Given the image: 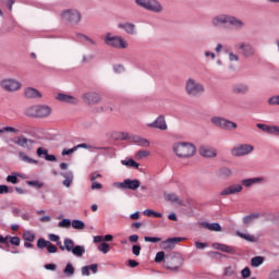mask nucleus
I'll return each mask as SVG.
<instances>
[{"mask_svg":"<svg viewBox=\"0 0 279 279\" xmlns=\"http://www.w3.org/2000/svg\"><path fill=\"white\" fill-rule=\"evenodd\" d=\"M163 199L166 202H171V204H179V206H182V201L180 199V196H178V194L173 192H165Z\"/></svg>","mask_w":279,"mask_h":279,"instance_id":"nucleus-23","label":"nucleus"},{"mask_svg":"<svg viewBox=\"0 0 279 279\" xmlns=\"http://www.w3.org/2000/svg\"><path fill=\"white\" fill-rule=\"evenodd\" d=\"M118 29H123V32H125V34H128L129 36H136V34H138L136 25L132 22L119 23Z\"/></svg>","mask_w":279,"mask_h":279,"instance_id":"nucleus-16","label":"nucleus"},{"mask_svg":"<svg viewBox=\"0 0 279 279\" xmlns=\"http://www.w3.org/2000/svg\"><path fill=\"white\" fill-rule=\"evenodd\" d=\"M49 254H56L58 252V246H56L53 243L49 242L48 245L46 246Z\"/></svg>","mask_w":279,"mask_h":279,"instance_id":"nucleus-57","label":"nucleus"},{"mask_svg":"<svg viewBox=\"0 0 279 279\" xmlns=\"http://www.w3.org/2000/svg\"><path fill=\"white\" fill-rule=\"evenodd\" d=\"M3 132H8L9 134H21V130L14 126H4L0 129V134H3Z\"/></svg>","mask_w":279,"mask_h":279,"instance_id":"nucleus-38","label":"nucleus"},{"mask_svg":"<svg viewBox=\"0 0 279 279\" xmlns=\"http://www.w3.org/2000/svg\"><path fill=\"white\" fill-rule=\"evenodd\" d=\"M24 241H28L29 243H33V241L36 240V234L32 231H24L23 233Z\"/></svg>","mask_w":279,"mask_h":279,"instance_id":"nucleus-41","label":"nucleus"},{"mask_svg":"<svg viewBox=\"0 0 279 279\" xmlns=\"http://www.w3.org/2000/svg\"><path fill=\"white\" fill-rule=\"evenodd\" d=\"M263 182V178H251V179H244L241 181V185L245 186V189H250L251 186H254V184H260Z\"/></svg>","mask_w":279,"mask_h":279,"instance_id":"nucleus-27","label":"nucleus"},{"mask_svg":"<svg viewBox=\"0 0 279 279\" xmlns=\"http://www.w3.org/2000/svg\"><path fill=\"white\" fill-rule=\"evenodd\" d=\"M254 151L252 144H239L231 149V156L234 158H242L243 156H250Z\"/></svg>","mask_w":279,"mask_h":279,"instance_id":"nucleus-9","label":"nucleus"},{"mask_svg":"<svg viewBox=\"0 0 279 279\" xmlns=\"http://www.w3.org/2000/svg\"><path fill=\"white\" fill-rule=\"evenodd\" d=\"M268 134H271L272 136H279V126L270 125L268 129Z\"/></svg>","mask_w":279,"mask_h":279,"instance_id":"nucleus-48","label":"nucleus"},{"mask_svg":"<svg viewBox=\"0 0 279 279\" xmlns=\"http://www.w3.org/2000/svg\"><path fill=\"white\" fill-rule=\"evenodd\" d=\"M62 178H64L63 180V186H65L66 189H69V186H71V184L73 183V171H66L61 173Z\"/></svg>","mask_w":279,"mask_h":279,"instance_id":"nucleus-34","label":"nucleus"},{"mask_svg":"<svg viewBox=\"0 0 279 279\" xmlns=\"http://www.w3.org/2000/svg\"><path fill=\"white\" fill-rule=\"evenodd\" d=\"M256 128H258V130H262V132H265L266 134H269V128L270 125L268 124H263V123H257Z\"/></svg>","mask_w":279,"mask_h":279,"instance_id":"nucleus-55","label":"nucleus"},{"mask_svg":"<svg viewBox=\"0 0 279 279\" xmlns=\"http://www.w3.org/2000/svg\"><path fill=\"white\" fill-rule=\"evenodd\" d=\"M13 143L14 145H17V147H22L23 149H27L28 151H32L34 145L36 144L34 140H29L25 137V135L14 137Z\"/></svg>","mask_w":279,"mask_h":279,"instance_id":"nucleus-11","label":"nucleus"},{"mask_svg":"<svg viewBox=\"0 0 279 279\" xmlns=\"http://www.w3.org/2000/svg\"><path fill=\"white\" fill-rule=\"evenodd\" d=\"M57 99L58 101H62L63 104H72L73 106L78 104L77 98L66 94H58Z\"/></svg>","mask_w":279,"mask_h":279,"instance_id":"nucleus-22","label":"nucleus"},{"mask_svg":"<svg viewBox=\"0 0 279 279\" xmlns=\"http://www.w3.org/2000/svg\"><path fill=\"white\" fill-rule=\"evenodd\" d=\"M76 147V150L77 149H95V147H93L92 145H88L86 143H83V144H78L75 146Z\"/></svg>","mask_w":279,"mask_h":279,"instance_id":"nucleus-60","label":"nucleus"},{"mask_svg":"<svg viewBox=\"0 0 279 279\" xmlns=\"http://www.w3.org/2000/svg\"><path fill=\"white\" fill-rule=\"evenodd\" d=\"M172 150L178 158L183 160H189V158H193L197 154V147L191 142H177L172 145Z\"/></svg>","mask_w":279,"mask_h":279,"instance_id":"nucleus-2","label":"nucleus"},{"mask_svg":"<svg viewBox=\"0 0 279 279\" xmlns=\"http://www.w3.org/2000/svg\"><path fill=\"white\" fill-rule=\"evenodd\" d=\"M239 193H243V185L241 183H233L227 187H225L220 195L222 197H227L228 195H239Z\"/></svg>","mask_w":279,"mask_h":279,"instance_id":"nucleus-14","label":"nucleus"},{"mask_svg":"<svg viewBox=\"0 0 279 279\" xmlns=\"http://www.w3.org/2000/svg\"><path fill=\"white\" fill-rule=\"evenodd\" d=\"M75 151H77L76 146H74L73 148H70V149L64 148L61 154H62V156H71V154H75Z\"/></svg>","mask_w":279,"mask_h":279,"instance_id":"nucleus-56","label":"nucleus"},{"mask_svg":"<svg viewBox=\"0 0 279 279\" xmlns=\"http://www.w3.org/2000/svg\"><path fill=\"white\" fill-rule=\"evenodd\" d=\"M132 252L134 256H141V245H133Z\"/></svg>","mask_w":279,"mask_h":279,"instance_id":"nucleus-64","label":"nucleus"},{"mask_svg":"<svg viewBox=\"0 0 279 279\" xmlns=\"http://www.w3.org/2000/svg\"><path fill=\"white\" fill-rule=\"evenodd\" d=\"M233 95H247L250 93V85L245 83H236L231 88Z\"/></svg>","mask_w":279,"mask_h":279,"instance_id":"nucleus-19","label":"nucleus"},{"mask_svg":"<svg viewBox=\"0 0 279 279\" xmlns=\"http://www.w3.org/2000/svg\"><path fill=\"white\" fill-rule=\"evenodd\" d=\"M198 153L203 158H217V149L210 146H201Z\"/></svg>","mask_w":279,"mask_h":279,"instance_id":"nucleus-18","label":"nucleus"},{"mask_svg":"<svg viewBox=\"0 0 279 279\" xmlns=\"http://www.w3.org/2000/svg\"><path fill=\"white\" fill-rule=\"evenodd\" d=\"M98 251L102 252V254H108V252H110V244L106 242L100 243V245L98 246Z\"/></svg>","mask_w":279,"mask_h":279,"instance_id":"nucleus-45","label":"nucleus"},{"mask_svg":"<svg viewBox=\"0 0 279 279\" xmlns=\"http://www.w3.org/2000/svg\"><path fill=\"white\" fill-rule=\"evenodd\" d=\"M57 245H59V250H61L62 252H73V248L75 247V242L72 239H64L63 241V245L62 242H58Z\"/></svg>","mask_w":279,"mask_h":279,"instance_id":"nucleus-21","label":"nucleus"},{"mask_svg":"<svg viewBox=\"0 0 279 279\" xmlns=\"http://www.w3.org/2000/svg\"><path fill=\"white\" fill-rule=\"evenodd\" d=\"M51 112L53 109L48 105H35L26 109V116L35 119H47L51 117Z\"/></svg>","mask_w":279,"mask_h":279,"instance_id":"nucleus-4","label":"nucleus"},{"mask_svg":"<svg viewBox=\"0 0 279 279\" xmlns=\"http://www.w3.org/2000/svg\"><path fill=\"white\" fill-rule=\"evenodd\" d=\"M201 227L205 228V230H209L210 232H221V225L217 222H202Z\"/></svg>","mask_w":279,"mask_h":279,"instance_id":"nucleus-31","label":"nucleus"},{"mask_svg":"<svg viewBox=\"0 0 279 279\" xmlns=\"http://www.w3.org/2000/svg\"><path fill=\"white\" fill-rule=\"evenodd\" d=\"M49 153V150L43 148V147H39L37 148V156L40 158L43 156H46L47 154Z\"/></svg>","mask_w":279,"mask_h":279,"instance_id":"nucleus-62","label":"nucleus"},{"mask_svg":"<svg viewBox=\"0 0 279 279\" xmlns=\"http://www.w3.org/2000/svg\"><path fill=\"white\" fill-rule=\"evenodd\" d=\"M104 43L107 47H111L112 49H128V47H130V43H128L123 36L112 35V33H107L104 36Z\"/></svg>","mask_w":279,"mask_h":279,"instance_id":"nucleus-5","label":"nucleus"},{"mask_svg":"<svg viewBox=\"0 0 279 279\" xmlns=\"http://www.w3.org/2000/svg\"><path fill=\"white\" fill-rule=\"evenodd\" d=\"M10 243H11V245H15L16 247H19V245H21V238L11 236L10 238Z\"/></svg>","mask_w":279,"mask_h":279,"instance_id":"nucleus-58","label":"nucleus"},{"mask_svg":"<svg viewBox=\"0 0 279 279\" xmlns=\"http://www.w3.org/2000/svg\"><path fill=\"white\" fill-rule=\"evenodd\" d=\"M72 228H74V230H84V228H86V223L82 220H73Z\"/></svg>","mask_w":279,"mask_h":279,"instance_id":"nucleus-42","label":"nucleus"},{"mask_svg":"<svg viewBox=\"0 0 279 279\" xmlns=\"http://www.w3.org/2000/svg\"><path fill=\"white\" fill-rule=\"evenodd\" d=\"M76 38L78 43H83V45H87L88 47H97V41L85 34L78 33L76 34Z\"/></svg>","mask_w":279,"mask_h":279,"instance_id":"nucleus-20","label":"nucleus"},{"mask_svg":"<svg viewBox=\"0 0 279 279\" xmlns=\"http://www.w3.org/2000/svg\"><path fill=\"white\" fill-rule=\"evenodd\" d=\"M210 25L214 29H219L230 25L233 29H245V21L227 13H220L211 17Z\"/></svg>","mask_w":279,"mask_h":279,"instance_id":"nucleus-1","label":"nucleus"},{"mask_svg":"<svg viewBox=\"0 0 279 279\" xmlns=\"http://www.w3.org/2000/svg\"><path fill=\"white\" fill-rule=\"evenodd\" d=\"M195 247L196 250H206V247H208V244L204 242H195Z\"/></svg>","mask_w":279,"mask_h":279,"instance_id":"nucleus-63","label":"nucleus"},{"mask_svg":"<svg viewBox=\"0 0 279 279\" xmlns=\"http://www.w3.org/2000/svg\"><path fill=\"white\" fill-rule=\"evenodd\" d=\"M163 260H167V257H165V252H158L155 256V263H162Z\"/></svg>","mask_w":279,"mask_h":279,"instance_id":"nucleus-50","label":"nucleus"},{"mask_svg":"<svg viewBox=\"0 0 279 279\" xmlns=\"http://www.w3.org/2000/svg\"><path fill=\"white\" fill-rule=\"evenodd\" d=\"M19 159L22 162H26V165H38V160L29 157V155L25 154L24 151L19 153Z\"/></svg>","mask_w":279,"mask_h":279,"instance_id":"nucleus-32","label":"nucleus"},{"mask_svg":"<svg viewBox=\"0 0 279 279\" xmlns=\"http://www.w3.org/2000/svg\"><path fill=\"white\" fill-rule=\"evenodd\" d=\"M71 219H63L58 223V228H71Z\"/></svg>","mask_w":279,"mask_h":279,"instance_id":"nucleus-51","label":"nucleus"},{"mask_svg":"<svg viewBox=\"0 0 279 279\" xmlns=\"http://www.w3.org/2000/svg\"><path fill=\"white\" fill-rule=\"evenodd\" d=\"M144 241H146V243H160L162 239L154 238V236H145Z\"/></svg>","mask_w":279,"mask_h":279,"instance_id":"nucleus-53","label":"nucleus"},{"mask_svg":"<svg viewBox=\"0 0 279 279\" xmlns=\"http://www.w3.org/2000/svg\"><path fill=\"white\" fill-rule=\"evenodd\" d=\"M71 253L77 258H82V256L86 254V248H84L82 245H76L74 248H72Z\"/></svg>","mask_w":279,"mask_h":279,"instance_id":"nucleus-35","label":"nucleus"},{"mask_svg":"<svg viewBox=\"0 0 279 279\" xmlns=\"http://www.w3.org/2000/svg\"><path fill=\"white\" fill-rule=\"evenodd\" d=\"M268 104L269 106H279V95L270 97Z\"/></svg>","mask_w":279,"mask_h":279,"instance_id":"nucleus-54","label":"nucleus"},{"mask_svg":"<svg viewBox=\"0 0 279 279\" xmlns=\"http://www.w3.org/2000/svg\"><path fill=\"white\" fill-rule=\"evenodd\" d=\"M204 57H205L206 60H215V58H217V54L213 51L205 50L204 51Z\"/></svg>","mask_w":279,"mask_h":279,"instance_id":"nucleus-52","label":"nucleus"},{"mask_svg":"<svg viewBox=\"0 0 279 279\" xmlns=\"http://www.w3.org/2000/svg\"><path fill=\"white\" fill-rule=\"evenodd\" d=\"M251 275H252V271H251L247 267H245V268L242 269V271H241L242 278H250Z\"/></svg>","mask_w":279,"mask_h":279,"instance_id":"nucleus-61","label":"nucleus"},{"mask_svg":"<svg viewBox=\"0 0 279 279\" xmlns=\"http://www.w3.org/2000/svg\"><path fill=\"white\" fill-rule=\"evenodd\" d=\"M243 58H254L256 56V48L247 41H242L238 45Z\"/></svg>","mask_w":279,"mask_h":279,"instance_id":"nucleus-13","label":"nucleus"},{"mask_svg":"<svg viewBox=\"0 0 279 279\" xmlns=\"http://www.w3.org/2000/svg\"><path fill=\"white\" fill-rule=\"evenodd\" d=\"M228 58H229V62H239V60H241V58L239 57V54H236L233 51H230L228 53Z\"/></svg>","mask_w":279,"mask_h":279,"instance_id":"nucleus-49","label":"nucleus"},{"mask_svg":"<svg viewBox=\"0 0 279 279\" xmlns=\"http://www.w3.org/2000/svg\"><path fill=\"white\" fill-rule=\"evenodd\" d=\"M149 151L148 150H138L136 154H135V158L136 160H143V158H147V156H149Z\"/></svg>","mask_w":279,"mask_h":279,"instance_id":"nucleus-44","label":"nucleus"},{"mask_svg":"<svg viewBox=\"0 0 279 279\" xmlns=\"http://www.w3.org/2000/svg\"><path fill=\"white\" fill-rule=\"evenodd\" d=\"M138 8L147 10L148 12H154V14H162L165 12V7L158 0H135Z\"/></svg>","mask_w":279,"mask_h":279,"instance_id":"nucleus-7","label":"nucleus"},{"mask_svg":"<svg viewBox=\"0 0 279 279\" xmlns=\"http://www.w3.org/2000/svg\"><path fill=\"white\" fill-rule=\"evenodd\" d=\"M183 238H169L166 241H161L160 247L161 250H166L167 252H171L180 243V241H183Z\"/></svg>","mask_w":279,"mask_h":279,"instance_id":"nucleus-15","label":"nucleus"},{"mask_svg":"<svg viewBox=\"0 0 279 279\" xmlns=\"http://www.w3.org/2000/svg\"><path fill=\"white\" fill-rule=\"evenodd\" d=\"M166 267L170 271H178V269L182 267V257H180V255L166 256Z\"/></svg>","mask_w":279,"mask_h":279,"instance_id":"nucleus-12","label":"nucleus"},{"mask_svg":"<svg viewBox=\"0 0 279 279\" xmlns=\"http://www.w3.org/2000/svg\"><path fill=\"white\" fill-rule=\"evenodd\" d=\"M184 90L189 97H202L206 93V87L196 78L189 77L185 81Z\"/></svg>","mask_w":279,"mask_h":279,"instance_id":"nucleus-3","label":"nucleus"},{"mask_svg":"<svg viewBox=\"0 0 279 279\" xmlns=\"http://www.w3.org/2000/svg\"><path fill=\"white\" fill-rule=\"evenodd\" d=\"M236 236H239L240 239H244V241H248V243H255L256 242V238L250 233H243L241 231H236Z\"/></svg>","mask_w":279,"mask_h":279,"instance_id":"nucleus-36","label":"nucleus"},{"mask_svg":"<svg viewBox=\"0 0 279 279\" xmlns=\"http://www.w3.org/2000/svg\"><path fill=\"white\" fill-rule=\"evenodd\" d=\"M24 95L27 97V99H40V97H43V94L33 87H27L24 92Z\"/></svg>","mask_w":279,"mask_h":279,"instance_id":"nucleus-25","label":"nucleus"},{"mask_svg":"<svg viewBox=\"0 0 279 279\" xmlns=\"http://www.w3.org/2000/svg\"><path fill=\"white\" fill-rule=\"evenodd\" d=\"M133 143H135V145H138L140 147H149L150 143L147 138L135 135L132 137Z\"/></svg>","mask_w":279,"mask_h":279,"instance_id":"nucleus-33","label":"nucleus"},{"mask_svg":"<svg viewBox=\"0 0 279 279\" xmlns=\"http://www.w3.org/2000/svg\"><path fill=\"white\" fill-rule=\"evenodd\" d=\"M263 263H265V258L263 256L253 257L251 260L252 267H260Z\"/></svg>","mask_w":279,"mask_h":279,"instance_id":"nucleus-39","label":"nucleus"},{"mask_svg":"<svg viewBox=\"0 0 279 279\" xmlns=\"http://www.w3.org/2000/svg\"><path fill=\"white\" fill-rule=\"evenodd\" d=\"M82 97H83L84 101H86V104H99V101L101 99L98 96V94L94 93V92L84 94Z\"/></svg>","mask_w":279,"mask_h":279,"instance_id":"nucleus-24","label":"nucleus"},{"mask_svg":"<svg viewBox=\"0 0 279 279\" xmlns=\"http://www.w3.org/2000/svg\"><path fill=\"white\" fill-rule=\"evenodd\" d=\"M7 182H10L11 184H19V178L16 175H8Z\"/></svg>","mask_w":279,"mask_h":279,"instance_id":"nucleus-59","label":"nucleus"},{"mask_svg":"<svg viewBox=\"0 0 279 279\" xmlns=\"http://www.w3.org/2000/svg\"><path fill=\"white\" fill-rule=\"evenodd\" d=\"M210 121L216 128H220V130H229V132H232V130H236V128H239L236 122L230 121L222 117H213Z\"/></svg>","mask_w":279,"mask_h":279,"instance_id":"nucleus-8","label":"nucleus"},{"mask_svg":"<svg viewBox=\"0 0 279 279\" xmlns=\"http://www.w3.org/2000/svg\"><path fill=\"white\" fill-rule=\"evenodd\" d=\"M121 165H123L124 167H131L133 169H138V167H141V165L134 159H124L121 161Z\"/></svg>","mask_w":279,"mask_h":279,"instance_id":"nucleus-37","label":"nucleus"},{"mask_svg":"<svg viewBox=\"0 0 279 279\" xmlns=\"http://www.w3.org/2000/svg\"><path fill=\"white\" fill-rule=\"evenodd\" d=\"M0 86L8 93H15V90H21L22 84L16 78H4L0 82Z\"/></svg>","mask_w":279,"mask_h":279,"instance_id":"nucleus-10","label":"nucleus"},{"mask_svg":"<svg viewBox=\"0 0 279 279\" xmlns=\"http://www.w3.org/2000/svg\"><path fill=\"white\" fill-rule=\"evenodd\" d=\"M63 274H65L68 278H71V276L75 274V268L73 267V264L68 263L65 268L63 269Z\"/></svg>","mask_w":279,"mask_h":279,"instance_id":"nucleus-40","label":"nucleus"},{"mask_svg":"<svg viewBox=\"0 0 279 279\" xmlns=\"http://www.w3.org/2000/svg\"><path fill=\"white\" fill-rule=\"evenodd\" d=\"M216 173L218 178H223V179L232 178V175L234 174L232 169H230L229 167H222L218 169Z\"/></svg>","mask_w":279,"mask_h":279,"instance_id":"nucleus-30","label":"nucleus"},{"mask_svg":"<svg viewBox=\"0 0 279 279\" xmlns=\"http://www.w3.org/2000/svg\"><path fill=\"white\" fill-rule=\"evenodd\" d=\"M214 250H219L220 252H225L226 254H236V251L232 246H228L221 243L213 244Z\"/></svg>","mask_w":279,"mask_h":279,"instance_id":"nucleus-28","label":"nucleus"},{"mask_svg":"<svg viewBox=\"0 0 279 279\" xmlns=\"http://www.w3.org/2000/svg\"><path fill=\"white\" fill-rule=\"evenodd\" d=\"M256 219H260L259 213H253L247 216H244L242 219V223H244V226H252V223H254Z\"/></svg>","mask_w":279,"mask_h":279,"instance_id":"nucleus-29","label":"nucleus"},{"mask_svg":"<svg viewBox=\"0 0 279 279\" xmlns=\"http://www.w3.org/2000/svg\"><path fill=\"white\" fill-rule=\"evenodd\" d=\"M141 187V181L138 179H126L124 180V189H129L130 191H136V189Z\"/></svg>","mask_w":279,"mask_h":279,"instance_id":"nucleus-26","label":"nucleus"},{"mask_svg":"<svg viewBox=\"0 0 279 279\" xmlns=\"http://www.w3.org/2000/svg\"><path fill=\"white\" fill-rule=\"evenodd\" d=\"M147 125L148 128H155L156 130H161L162 132H166V130H168L167 120L165 119V116H158L154 122Z\"/></svg>","mask_w":279,"mask_h":279,"instance_id":"nucleus-17","label":"nucleus"},{"mask_svg":"<svg viewBox=\"0 0 279 279\" xmlns=\"http://www.w3.org/2000/svg\"><path fill=\"white\" fill-rule=\"evenodd\" d=\"M47 245H49V241L45 240L44 238H40L38 241H37V247L39 250H45V247H47Z\"/></svg>","mask_w":279,"mask_h":279,"instance_id":"nucleus-46","label":"nucleus"},{"mask_svg":"<svg viewBox=\"0 0 279 279\" xmlns=\"http://www.w3.org/2000/svg\"><path fill=\"white\" fill-rule=\"evenodd\" d=\"M26 184L28 186H34V189H43V186H45V184L39 181H27Z\"/></svg>","mask_w":279,"mask_h":279,"instance_id":"nucleus-47","label":"nucleus"},{"mask_svg":"<svg viewBox=\"0 0 279 279\" xmlns=\"http://www.w3.org/2000/svg\"><path fill=\"white\" fill-rule=\"evenodd\" d=\"M225 276H228L229 278H234L236 277V269L234 267L229 266L225 269Z\"/></svg>","mask_w":279,"mask_h":279,"instance_id":"nucleus-43","label":"nucleus"},{"mask_svg":"<svg viewBox=\"0 0 279 279\" xmlns=\"http://www.w3.org/2000/svg\"><path fill=\"white\" fill-rule=\"evenodd\" d=\"M60 16L69 25H80L82 23V12L77 9H64L61 11Z\"/></svg>","mask_w":279,"mask_h":279,"instance_id":"nucleus-6","label":"nucleus"}]
</instances>
